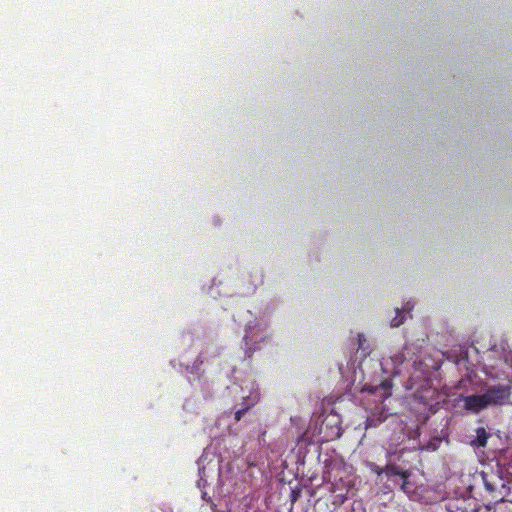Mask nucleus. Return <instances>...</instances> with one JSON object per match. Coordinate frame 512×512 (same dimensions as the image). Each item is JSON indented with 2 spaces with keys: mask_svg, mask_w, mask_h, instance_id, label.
Here are the masks:
<instances>
[{
  "mask_svg": "<svg viewBox=\"0 0 512 512\" xmlns=\"http://www.w3.org/2000/svg\"><path fill=\"white\" fill-rule=\"evenodd\" d=\"M407 449H401L387 454V464L385 467L374 465L372 470L377 474L381 475L385 473L388 477L398 476L401 478V490L406 491L407 485L409 484V478L412 475L410 467L407 466L403 456Z\"/></svg>",
  "mask_w": 512,
  "mask_h": 512,
  "instance_id": "f257e3e1",
  "label": "nucleus"
},
{
  "mask_svg": "<svg viewBox=\"0 0 512 512\" xmlns=\"http://www.w3.org/2000/svg\"><path fill=\"white\" fill-rule=\"evenodd\" d=\"M479 477L485 489L484 497L490 503L497 504L505 501L509 494V487L501 476L482 471Z\"/></svg>",
  "mask_w": 512,
  "mask_h": 512,
  "instance_id": "f03ea898",
  "label": "nucleus"
},
{
  "mask_svg": "<svg viewBox=\"0 0 512 512\" xmlns=\"http://www.w3.org/2000/svg\"><path fill=\"white\" fill-rule=\"evenodd\" d=\"M488 405H502L511 395V387L508 384H498L488 387L484 393Z\"/></svg>",
  "mask_w": 512,
  "mask_h": 512,
  "instance_id": "7ed1b4c3",
  "label": "nucleus"
},
{
  "mask_svg": "<svg viewBox=\"0 0 512 512\" xmlns=\"http://www.w3.org/2000/svg\"><path fill=\"white\" fill-rule=\"evenodd\" d=\"M463 401L464 408L473 413H478L489 406L484 394L469 395L464 397Z\"/></svg>",
  "mask_w": 512,
  "mask_h": 512,
  "instance_id": "20e7f679",
  "label": "nucleus"
},
{
  "mask_svg": "<svg viewBox=\"0 0 512 512\" xmlns=\"http://www.w3.org/2000/svg\"><path fill=\"white\" fill-rule=\"evenodd\" d=\"M258 402L257 395H251L243 398V407L234 414L235 421H240L243 415Z\"/></svg>",
  "mask_w": 512,
  "mask_h": 512,
  "instance_id": "39448f33",
  "label": "nucleus"
},
{
  "mask_svg": "<svg viewBox=\"0 0 512 512\" xmlns=\"http://www.w3.org/2000/svg\"><path fill=\"white\" fill-rule=\"evenodd\" d=\"M488 433L486 432L485 428L479 427L476 430V437L474 440H472L471 444L476 447H485L488 440Z\"/></svg>",
  "mask_w": 512,
  "mask_h": 512,
  "instance_id": "423d86ee",
  "label": "nucleus"
},
{
  "mask_svg": "<svg viewBox=\"0 0 512 512\" xmlns=\"http://www.w3.org/2000/svg\"><path fill=\"white\" fill-rule=\"evenodd\" d=\"M403 311L400 309H396V316L391 320L392 327H399L404 323V317L402 316Z\"/></svg>",
  "mask_w": 512,
  "mask_h": 512,
  "instance_id": "0eeeda50",
  "label": "nucleus"
},
{
  "mask_svg": "<svg viewBox=\"0 0 512 512\" xmlns=\"http://www.w3.org/2000/svg\"><path fill=\"white\" fill-rule=\"evenodd\" d=\"M300 497V490H292L291 492V495H290V500H291V507L293 508V505L295 504V502L298 500V498Z\"/></svg>",
  "mask_w": 512,
  "mask_h": 512,
  "instance_id": "6e6552de",
  "label": "nucleus"
},
{
  "mask_svg": "<svg viewBox=\"0 0 512 512\" xmlns=\"http://www.w3.org/2000/svg\"><path fill=\"white\" fill-rule=\"evenodd\" d=\"M391 360L395 365H400L404 362V355L401 353H398V354L394 355L393 357H391Z\"/></svg>",
  "mask_w": 512,
  "mask_h": 512,
  "instance_id": "1a4fd4ad",
  "label": "nucleus"
},
{
  "mask_svg": "<svg viewBox=\"0 0 512 512\" xmlns=\"http://www.w3.org/2000/svg\"><path fill=\"white\" fill-rule=\"evenodd\" d=\"M366 422H367L366 427L375 426L376 425V423H374V419H372V418H367Z\"/></svg>",
  "mask_w": 512,
  "mask_h": 512,
  "instance_id": "9d476101",
  "label": "nucleus"
},
{
  "mask_svg": "<svg viewBox=\"0 0 512 512\" xmlns=\"http://www.w3.org/2000/svg\"><path fill=\"white\" fill-rule=\"evenodd\" d=\"M412 309H413V306L410 305V303H407L405 308H404V311L410 312Z\"/></svg>",
  "mask_w": 512,
  "mask_h": 512,
  "instance_id": "9b49d317",
  "label": "nucleus"
},
{
  "mask_svg": "<svg viewBox=\"0 0 512 512\" xmlns=\"http://www.w3.org/2000/svg\"><path fill=\"white\" fill-rule=\"evenodd\" d=\"M248 338H249L248 334H245V336H244V340H245V342H246V345H248V344H249V342H248Z\"/></svg>",
  "mask_w": 512,
  "mask_h": 512,
  "instance_id": "f8f14e48",
  "label": "nucleus"
}]
</instances>
